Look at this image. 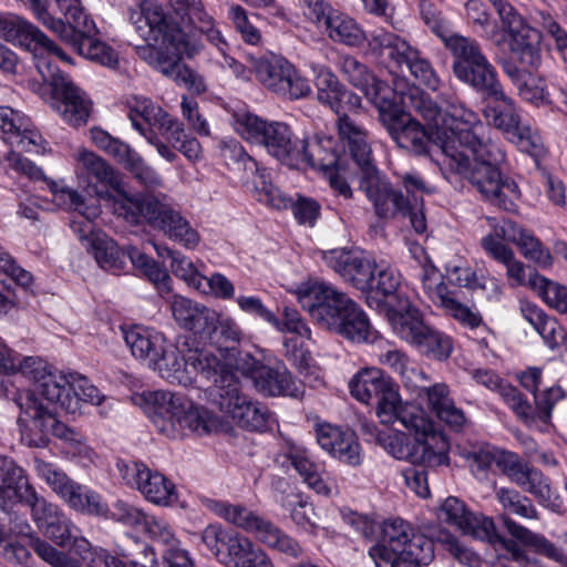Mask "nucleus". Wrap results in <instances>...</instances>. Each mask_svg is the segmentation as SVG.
<instances>
[{
    "instance_id": "774afa93",
    "label": "nucleus",
    "mask_w": 567,
    "mask_h": 567,
    "mask_svg": "<svg viewBox=\"0 0 567 567\" xmlns=\"http://www.w3.org/2000/svg\"><path fill=\"white\" fill-rule=\"evenodd\" d=\"M227 540L228 545L220 560L231 564L233 567H244L243 565L258 548L248 537L239 533L231 534V538Z\"/></svg>"
},
{
    "instance_id": "58836bf2",
    "label": "nucleus",
    "mask_w": 567,
    "mask_h": 567,
    "mask_svg": "<svg viewBox=\"0 0 567 567\" xmlns=\"http://www.w3.org/2000/svg\"><path fill=\"white\" fill-rule=\"evenodd\" d=\"M174 11L187 17L195 31L205 35L206 40L213 45L224 43V37L216 25L215 19L205 10L200 0H168Z\"/></svg>"
},
{
    "instance_id": "a878e982",
    "label": "nucleus",
    "mask_w": 567,
    "mask_h": 567,
    "mask_svg": "<svg viewBox=\"0 0 567 567\" xmlns=\"http://www.w3.org/2000/svg\"><path fill=\"white\" fill-rule=\"evenodd\" d=\"M439 517L474 538H491L494 535V522L491 518L468 511L461 499L453 496L444 501Z\"/></svg>"
},
{
    "instance_id": "680f3d73",
    "label": "nucleus",
    "mask_w": 567,
    "mask_h": 567,
    "mask_svg": "<svg viewBox=\"0 0 567 567\" xmlns=\"http://www.w3.org/2000/svg\"><path fill=\"white\" fill-rule=\"evenodd\" d=\"M288 62L281 56L260 58L254 62V70L258 81L269 91L277 94L282 85Z\"/></svg>"
},
{
    "instance_id": "423d86ee",
    "label": "nucleus",
    "mask_w": 567,
    "mask_h": 567,
    "mask_svg": "<svg viewBox=\"0 0 567 567\" xmlns=\"http://www.w3.org/2000/svg\"><path fill=\"white\" fill-rule=\"evenodd\" d=\"M445 167L466 179L489 204L505 212L515 213L522 197L514 178L503 175L499 166L472 164L463 151L445 144Z\"/></svg>"
},
{
    "instance_id": "de8ad7c7",
    "label": "nucleus",
    "mask_w": 567,
    "mask_h": 567,
    "mask_svg": "<svg viewBox=\"0 0 567 567\" xmlns=\"http://www.w3.org/2000/svg\"><path fill=\"white\" fill-rule=\"evenodd\" d=\"M363 93L378 110L379 120L385 128L406 113L399 104L395 92L381 80L377 79Z\"/></svg>"
},
{
    "instance_id": "393cba45",
    "label": "nucleus",
    "mask_w": 567,
    "mask_h": 567,
    "mask_svg": "<svg viewBox=\"0 0 567 567\" xmlns=\"http://www.w3.org/2000/svg\"><path fill=\"white\" fill-rule=\"evenodd\" d=\"M31 126L30 120L20 112L0 106V137L21 151L39 153L43 140Z\"/></svg>"
},
{
    "instance_id": "e433bc0d",
    "label": "nucleus",
    "mask_w": 567,
    "mask_h": 567,
    "mask_svg": "<svg viewBox=\"0 0 567 567\" xmlns=\"http://www.w3.org/2000/svg\"><path fill=\"white\" fill-rule=\"evenodd\" d=\"M351 112L343 111L337 114V128L341 141L349 148L353 163L360 166L372 161V151L368 142V131L349 115Z\"/></svg>"
},
{
    "instance_id": "412c9836",
    "label": "nucleus",
    "mask_w": 567,
    "mask_h": 567,
    "mask_svg": "<svg viewBox=\"0 0 567 567\" xmlns=\"http://www.w3.org/2000/svg\"><path fill=\"white\" fill-rule=\"evenodd\" d=\"M358 168L361 173L360 188L373 203L375 214L384 219L396 216L398 209L404 207L403 194L392 189L391 184L374 166L373 159Z\"/></svg>"
},
{
    "instance_id": "9b49d317",
    "label": "nucleus",
    "mask_w": 567,
    "mask_h": 567,
    "mask_svg": "<svg viewBox=\"0 0 567 567\" xmlns=\"http://www.w3.org/2000/svg\"><path fill=\"white\" fill-rule=\"evenodd\" d=\"M212 395L219 410L229 414L237 426L260 432L267 429L268 409L241 393L239 380L227 364L214 381Z\"/></svg>"
},
{
    "instance_id": "39448f33",
    "label": "nucleus",
    "mask_w": 567,
    "mask_h": 567,
    "mask_svg": "<svg viewBox=\"0 0 567 567\" xmlns=\"http://www.w3.org/2000/svg\"><path fill=\"white\" fill-rule=\"evenodd\" d=\"M379 528V540L369 550L375 567H421L433 560V542L403 519L385 520Z\"/></svg>"
},
{
    "instance_id": "c03bdc74",
    "label": "nucleus",
    "mask_w": 567,
    "mask_h": 567,
    "mask_svg": "<svg viewBox=\"0 0 567 567\" xmlns=\"http://www.w3.org/2000/svg\"><path fill=\"white\" fill-rule=\"evenodd\" d=\"M48 186L53 195V202L65 209H73L79 212L85 221L82 224L81 238H87L86 235H92V220L100 215V209L96 205H87L85 199L76 190L70 187H63L54 181H50Z\"/></svg>"
},
{
    "instance_id": "c85d7f7f",
    "label": "nucleus",
    "mask_w": 567,
    "mask_h": 567,
    "mask_svg": "<svg viewBox=\"0 0 567 567\" xmlns=\"http://www.w3.org/2000/svg\"><path fill=\"white\" fill-rule=\"evenodd\" d=\"M421 389L412 390L411 393L419 399H426L429 409L454 430H460L465 423L464 412L458 409L450 395L449 385L435 383L429 385V378L424 374Z\"/></svg>"
},
{
    "instance_id": "79ce46f5",
    "label": "nucleus",
    "mask_w": 567,
    "mask_h": 567,
    "mask_svg": "<svg viewBox=\"0 0 567 567\" xmlns=\"http://www.w3.org/2000/svg\"><path fill=\"white\" fill-rule=\"evenodd\" d=\"M124 340L132 354L147 361L148 367L159 355V351H163V347H166L167 342L162 332L138 326L125 331Z\"/></svg>"
},
{
    "instance_id": "37998d69",
    "label": "nucleus",
    "mask_w": 567,
    "mask_h": 567,
    "mask_svg": "<svg viewBox=\"0 0 567 567\" xmlns=\"http://www.w3.org/2000/svg\"><path fill=\"white\" fill-rule=\"evenodd\" d=\"M284 457L316 493L324 496L331 494V487L322 478L319 465L311 461L309 452L305 447L289 444L284 452Z\"/></svg>"
},
{
    "instance_id": "5701e85b",
    "label": "nucleus",
    "mask_w": 567,
    "mask_h": 567,
    "mask_svg": "<svg viewBox=\"0 0 567 567\" xmlns=\"http://www.w3.org/2000/svg\"><path fill=\"white\" fill-rule=\"evenodd\" d=\"M326 264L357 289L373 287L375 264L359 251L332 249L323 252Z\"/></svg>"
},
{
    "instance_id": "bf43d9fd",
    "label": "nucleus",
    "mask_w": 567,
    "mask_h": 567,
    "mask_svg": "<svg viewBox=\"0 0 567 567\" xmlns=\"http://www.w3.org/2000/svg\"><path fill=\"white\" fill-rule=\"evenodd\" d=\"M443 43L454 58V74L458 72V68H465L484 56L480 44L474 39L457 33L452 32Z\"/></svg>"
},
{
    "instance_id": "603ef678",
    "label": "nucleus",
    "mask_w": 567,
    "mask_h": 567,
    "mask_svg": "<svg viewBox=\"0 0 567 567\" xmlns=\"http://www.w3.org/2000/svg\"><path fill=\"white\" fill-rule=\"evenodd\" d=\"M76 159L89 179L94 178L97 183L110 186L116 192L121 190L123 182L120 173L101 156L83 150L76 154Z\"/></svg>"
},
{
    "instance_id": "2eb2a0df",
    "label": "nucleus",
    "mask_w": 567,
    "mask_h": 567,
    "mask_svg": "<svg viewBox=\"0 0 567 567\" xmlns=\"http://www.w3.org/2000/svg\"><path fill=\"white\" fill-rule=\"evenodd\" d=\"M297 297L302 309L327 330L337 327L338 319L351 301L332 285L318 280L302 282L298 287Z\"/></svg>"
},
{
    "instance_id": "4c0bfd02",
    "label": "nucleus",
    "mask_w": 567,
    "mask_h": 567,
    "mask_svg": "<svg viewBox=\"0 0 567 567\" xmlns=\"http://www.w3.org/2000/svg\"><path fill=\"white\" fill-rule=\"evenodd\" d=\"M128 118L133 127L144 137L146 133L168 127L172 123V116L166 111L144 96H135L128 103Z\"/></svg>"
},
{
    "instance_id": "bb28decb",
    "label": "nucleus",
    "mask_w": 567,
    "mask_h": 567,
    "mask_svg": "<svg viewBox=\"0 0 567 567\" xmlns=\"http://www.w3.org/2000/svg\"><path fill=\"white\" fill-rule=\"evenodd\" d=\"M316 437L321 449L332 457L351 466L361 464L360 444L351 430L321 424L316 430Z\"/></svg>"
},
{
    "instance_id": "a18cd8bd",
    "label": "nucleus",
    "mask_w": 567,
    "mask_h": 567,
    "mask_svg": "<svg viewBox=\"0 0 567 567\" xmlns=\"http://www.w3.org/2000/svg\"><path fill=\"white\" fill-rule=\"evenodd\" d=\"M331 331L353 342H367L374 338V331L367 315L352 300L338 319L337 327H333Z\"/></svg>"
},
{
    "instance_id": "e2e57ef3",
    "label": "nucleus",
    "mask_w": 567,
    "mask_h": 567,
    "mask_svg": "<svg viewBox=\"0 0 567 567\" xmlns=\"http://www.w3.org/2000/svg\"><path fill=\"white\" fill-rule=\"evenodd\" d=\"M520 312L549 347L553 348L557 344L558 324L554 318L548 317L543 309L528 301H520Z\"/></svg>"
},
{
    "instance_id": "864d4df0",
    "label": "nucleus",
    "mask_w": 567,
    "mask_h": 567,
    "mask_svg": "<svg viewBox=\"0 0 567 567\" xmlns=\"http://www.w3.org/2000/svg\"><path fill=\"white\" fill-rule=\"evenodd\" d=\"M502 520L509 535L523 545L532 547L537 553L567 565V557L545 537L534 534L532 530L514 522L507 515H503Z\"/></svg>"
},
{
    "instance_id": "7ed1b4c3",
    "label": "nucleus",
    "mask_w": 567,
    "mask_h": 567,
    "mask_svg": "<svg viewBox=\"0 0 567 567\" xmlns=\"http://www.w3.org/2000/svg\"><path fill=\"white\" fill-rule=\"evenodd\" d=\"M131 20L142 39L161 43L165 48L154 69L175 82L185 68L179 60L183 56L194 58L204 48L195 34L186 33L169 21L163 8L151 1L142 2L138 10L132 12Z\"/></svg>"
},
{
    "instance_id": "f8f14e48",
    "label": "nucleus",
    "mask_w": 567,
    "mask_h": 567,
    "mask_svg": "<svg viewBox=\"0 0 567 567\" xmlns=\"http://www.w3.org/2000/svg\"><path fill=\"white\" fill-rule=\"evenodd\" d=\"M224 365L225 363L207 350L189 351L187 357H182L178 349L167 341L150 368L169 383L187 386L195 382L197 374L214 382Z\"/></svg>"
},
{
    "instance_id": "a19ab883",
    "label": "nucleus",
    "mask_w": 567,
    "mask_h": 567,
    "mask_svg": "<svg viewBox=\"0 0 567 567\" xmlns=\"http://www.w3.org/2000/svg\"><path fill=\"white\" fill-rule=\"evenodd\" d=\"M497 62L524 100L534 104H542L548 101V93L546 92V85L543 79L533 75L529 71L518 68L509 59L497 58Z\"/></svg>"
},
{
    "instance_id": "49530a36",
    "label": "nucleus",
    "mask_w": 567,
    "mask_h": 567,
    "mask_svg": "<svg viewBox=\"0 0 567 567\" xmlns=\"http://www.w3.org/2000/svg\"><path fill=\"white\" fill-rule=\"evenodd\" d=\"M379 363L396 373L408 391L421 389L424 372L401 350H388L379 355Z\"/></svg>"
},
{
    "instance_id": "13d9d810",
    "label": "nucleus",
    "mask_w": 567,
    "mask_h": 567,
    "mask_svg": "<svg viewBox=\"0 0 567 567\" xmlns=\"http://www.w3.org/2000/svg\"><path fill=\"white\" fill-rule=\"evenodd\" d=\"M396 422L415 435L416 441L426 442L431 435L441 434L434 430L433 423L425 411L412 403H403L399 410Z\"/></svg>"
},
{
    "instance_id": "1a4fd4ad",
    "label": "nucleus",
    "mask_w": 567,
    "mask_h": 567,
    "mask_svg": "<svg viewBox=\"0 0 567 567\" xmlns=\"http://www.w3.org/2000/svg\"><path fill=\"white\" fill-rule=\"evenodd\" d=\"M453 130L446 135L445 131L436 133V140L442 145L445 156V144H451L456 151H471L472 164L499 166L505 161V152L499 143L486 135L487 127L481 122L480 116L465 107L460 101L450 106Z\"/></svg>"
},
{
    "instance_id": "473e14b6",
    "label": "nucleus",
    "mask_w": 567,
    "mask_h": 567,
    "mask_svg": "<svg viewBox=\"0 0 567 567\" xmlns=\"http://www.w3.org/2000/svg\"><path fill=\"white\" fill-rule=\"evenodd\" d=\"M157 558L152 546L131 534H124L116 543V555H105V567H153Z\"/></svg>"
},
{
    "instance_id": "6e6552de",
    "label": "nucleus",
    "mask_w": 567,
    "mask_h": 567,
    "mask_svg": "<svg viewBox=\"0 0 567 567\" xmlns=\"http://www.w3.org/2000/svg\"><path fill=\"white\" fill-rule=\"evenodd\" d=\"M120 208L123 210L120 214L127 221L137 224L143 220L186 248H195L199 243L198 233L192 228L188 220L181 215L177 205L165 194L125 196Z\"/></svg>"
},
{
    "instance_id": "0e129e2a",
    "label": "nucleus",
    "mask_w": 567,
    "mask_h": 567,
    "mask_svg": "<svg viewBox=\"0 0 567 567\" xmlns=\"http://www.w3.org/2000/svg\"><path fill=\"white\" fill-rule=\"evenodd\" d=\"M257 539L266 546L291 557H298L302 548L297 540L268 519Z\"/></svg>"
},
{
    "instance_id": "09e8293b",
    "label": "nucleus",
    "mask_w": 567,
    "mask_h": 567,
    "mask_svg": "<svg viewBox=\"0 0 567 567\" xmlns=\"http://www.w3.org/2000/svg\"><path fill=\"white\" fill-rule=\"evenodd\" d=\"M34 467L40 477H42L52 491L58 494L71 508L72 502L78 497L83 485L71 480L64 472L52 463L35 458Z\"/></svg>"
},
{
    "instance_id": "2f4dec72",
    "label": "nucleus",
    "mask_w": 567,
    "mask_h": 567,
    "mask_svg": "<svg viewBox=\"0 0 567 567\" xmlns=\"http://www.w3.org/2000/svg\"><path fill=\"white\" fill-rule=\"evenodd\" d=\"M455 76L487 97L496 101H509V96L504 93L498 81L496 69L485 55L465 68H458Z\"/></svg>"
},
{
    "instance_id": "338daca9",
    "label": "nucleus",
    "mask_w": 567,
    "mask_h": 567,
    "mask_svg": "<svg viewBox=\"0 0 567 567\" xmlns=\"http://www.w3.org/2000/svg\"><path fill=\"white\" fill-rule=\"evenodd\" d=\"M496 498L504 511L516 514L528 519H537L538 513L529 498L522 496L517 491L509 488H499L496 492Z\"/></svg>"
},
{
    "instance_id": "a211bd4d",
    "label": "nucleus",
    "mask_w": 567,
    "mask_h": 567,
    "mask_svg": "<svg viewBox=\"0 0 567 567\" xmlns=\"http://www.w3.org/2000/svg\"><path fill=\"white\" fill-rule=\"evenodd\" d=\"M122 480L135 487L151 503L167 506L176 501V489L172 481L157 471H152L138 462H118Z\"/></svg>"
},
{
    "instance_id": "4be33fe9",
    "label": "nucleus",
    "mask_w": 567,
    "mask_h": 567,
    "mask_svg": "<svg viewBox=\"0 0 567 567\" xmlns=\"http://www.w3.org/2000/svg\"><path fill=\"white\" fill-rule=\"evenodd\" d=\"M358 168L361 173L360 188L373 203L375 214L384 219L396 216L398 209L404 207L403 194L392 189L391 184L374 166L373 159Z\"/></svg>"
},
{
    "instance_id": "ddd939ff",
    "label": "nucleus",
    "mask_w": 567,
    "mask_h": 567,
    "mask_svg": "<svg viewBox=\"0 0 567 567\" xmlns=\"http://www.w3.org/2000/svg\"><path fill=\"white\" fill-rule=\"evenodd\" d=\"M11 478L18 480L16 483L17 503H24L30 507L31 516L44 536L58 546L65 547L70 543L72 533L75 534V525L72 520L58 505L39 495L29 483L28 477L21 476L19 470L12 468Z\"/></svg>"
},
{
    "instance_id": "4468645a",
    "label": "nucleus",
    "mask_w": 567,
    "mask_h": 567,
    "mask_svg": "<svg viewBox=\"0 0 567 567\" xmlns=\"http://www.w3.org/2000/svg\"><path fill=\"white\" fill-rule=\"evenodd\" d=\"M38 72L44 83H48L56 99L54 107L63 120L73 126L86 123L91 112V101L78 87L69 75L61 73L50 62L38 63Z\"/></svg>"
},
{
    "instance_id": "f3484780",
    "label": "nucleus",
    "mask_w": 567,
    "mask_h": 567,
    "mask_svg": "<svg viewBox=\"0 0 567 567\" xmlns=\"http://www.w3.org/2000/svg\"><path fill=\"white\" fill-rule=\"evenodd\" d=\"M12 400L20 409L18 417L20 427L35 431L39 434L40 441H43L49 435L65 441L74 439V432L64 423L58 421L55 411L40 401L33 392L18 391Z\"/></svg>"
},
{
    "instance_id": "b1692460",
    "label": "nucleus",
    "mask_w": 567,
    "mask_h": 567,
    "mask_svg": "<svg viewBox=\"0 0 567 567\" xmlns=\"http://www.w3.org/2000/svg\"><path fill=\"white\" fill-rule=\"evenodd\" d=\"M298 153L300 161L296 169L309 166L324 173L338 165L340 169H344V162L348 161L346 155L339 154L337 141L328 135H315L311 138L300 140Z\"/></svg>"
},
{
    "instance_id": "f257e3e1",
    "label": "nucleus",
    "mask_w": 567,
    "mask_h": 567,
    "mask_svg": "<svg viewBox=\"0 0 567 567\" xmlns=\"http://www.w3.org/2000/svg\"><path fill=\"white\" fill-rule=\"evenodd\" d=\"M400 101L409 112L385 128L396 145L415 155L427 154L431 143L442 150L436 133L446 130L447 136L452 134L454 123L450 115V106L457 104L458 101L442 95L443 107L417 86H411L402 92Z\"/></svg>"
},
{
    "instance_id": "6ab92c4d",
    "label": "nucleus",
    "mask_w": 567,
    "mask_h": 567,
    "mask_svg": "<svg viewBox=\"0 0 567 567\" xmlns=\"http://www.w3.org/2000/svg\"><path fill=\"white\" fill-rule=\"evenodd\" d=\"M384 447L396 460H405L411 464L440 466L449 461V443L443 434H434L426 442L416 441L411 444L400 434L388 435Z\"/></svg>"
},
{
    "instance_id": "c756f323",
    "label": "nucleus",
    "mask_w": 567,
    "mask_h": 567,
    "mask_svg": "<svg viewBox=\"0 0 567 567\" xmlns=\"http://www.w3.org/2000/svg\"><path fill=\"white\" fill-rule=\"evenodd\" d=\"M365 54L390 73L400 72V61L410 44L398 34L386 30H375L365 34Z\"/></svg>"
},
{
    "instance_id": "0eeeda50",
    "label": "nucleus",
    "mask_w": 567,
    "mask_h": 567,
    "mask_svg": "<svg viewBox=\"0 0 567 567\" xmlns=\"http://www.w3.org/2000/svg\"><path fill=\"white\" fill-rule=\"evenodd\" d=\"M145 400L154 408L155 426L171 439L181 437L186 431L207 434L219 425L216 415L203 406L195 405L181 393L156 390L147 392Z\"/></svg>"
},
{
    "instance_id": "f704fd0d",
    "label": "nucleus",
    "mask_w": 567,
    "mask_h": 567,
    "mask_svg": "<svg viewBox=\"0 0 567 567\" xmlns=\"http://www.w3.org/2000/svg\"><path fill=\"white\" fill-rule=\"evenodd\" d=\"M502 102L504 106L493 107L487 113V117L491 120L493 126L509 134L513 138H517L522 147L527 148L530 146L534 152H538L540 146L539 137L533 134L528 125L522 124L519 115L514 107L513 100L509 97V101Z\"/></svg>"
},
{
    "instance_id": "4d7b16f0",
    "label": "nucleus",
    "mask_w": 567,
    "mask_h": 567,
    "mask_svg": "<svg viewBox=\"0 0 567 567\" xmlns=\"http://www.w3.org/2000/svg\"><path fill=\"white\" fill-rule=\"evenodd\" d=\"M405 66L411 75H413L422 84L431 90H437L440 79L437 78L431 62L423 55V53L411 44L408 45L401 61L400 71Z\"/></svg>"
},
{
    "instance_id": "72a5a7b5",
    "label": "nucleus",
    "mask_w": 567,
    "mask_h": 567,
    "mask_svg": "<svg viewBox=\"0 0 567 567\" xmlns=\"http://www.w3.org/2000/svg\"><path fill=\"white\" fill-rule=\"evenodd\" d=\"M254 385L259 393L266 396L299 398L303 394L302 384L293 379L290 371L282 363L259 368Z\"/></svg>"
},
{
    "instance_id": "dca6fc26",
    "label": "nucleus",
    "mask_w": 567,
    "mask_h": 567,
    "mask_svg": "<svg viewBox=\"0 0 567 567\" xmlns=\"http://www.w3.org/2000/svg\"><path fill=\"white\" fill-rule=\"evenodd\" d=\"M487 38L497 48H502L506 42L511 56H503L509 59L515 64H519L528 69H537L540 64V34L537 30L525 24L520 17L509 21L501 28H493L487 32Z\"/></svg>"
},
{
    "instance_id": "8fccbe9b",
    "label": "nucleus",
    "mask_w": 567,
    "mask_h": 567,
    "mask_svg": "<svg viewBox=\"0 0 567 567\" xmlns=\"http://www.w3.org/2000/svg\"><path fill=\"white\" fill-rule=\"evenodd\" d=\"M87 239L92 254L102 269L114 275L124 271L126 267L125 250L121 249L112 238L97 234Z\"/></svg>"
},
{
    "instance_id": "f03ea898",
    "label": "nucleus",
    "mask_w": 567,
    "mask_h": 567,
    "mask_svg": "<svg viewBox=\"0 0 567 567\" xmlns=\"http://www.w3.org/2000/svg\"><path fill=\"white\" fill-rule=\"evenodd\" d=\"M35 19L85 59L110 68L117 65V53L95 38V23L79 0L47 1Z\"/></svg>"
},
{
    "instance_id": "cd10ccee",
    "label": "nucleus",
    "mask_w": 567,
    "mask_h": 567,
    "mask_svg": "<svg viewBox=\"0 0 567 567\" xmlns=\"http://www.w3.org/2000/svg\"><path fill=\"white\" fill-rule=\"evenodd\" d=\"M317 100L329 106L336 114L358 111L362 100L348 90L328 68H319L316 74Z\"/></svg>"
},
{
    "instance_id": "7c9ffc66",
    "label": "nucleus",
    "mask_w": 567,
    "mask_h": 567,
    "mask_svg": "<svg viewBox=\"0 0 567 567\" xmlns=\"http://www.w3.org/2000/svg\"><path fill=\"white\" fill-rule=\"evenodd\" d=\"M71 373H63L52 370L44 380H42L33 392L40 401L49 405L55 411L60 406L68 413L74 414L78 412V398L71 393ZM29 391V389L27 390Z\"/></svg>"
},
{
    "instance_id": "5fc2aeb1",
    "label": "nucleus",
    "mask_w": 567,
    "mask_h": 567,
    "mask_svg": "<svg viewBox=\"0 0 567 567\" xmlns=\"http://www.w3.org/2000/svg\"><path fill=\"white\" fill-rule=\"evenodd\" d=\"M323 27L328 37L334 42L349 47H360L364 42V31L352 18L337 10H334L331 17H328Z\"/></svg>"
},
{
    "instance_id": "3c124183",
    "label": "nucleus",
    "mask_w": 567,
    "mask_h": 567,
    "mask_svg": "<svg viewBox=\"0 0 567 567\" xmlns=\"http://www.w3.org/2000/svg\"><path fill=\"white\" fill-rule=\"evenodd\" d=\"M212 509L228 523L247 533L255 534L256 537L262 532L264 526L268 522L267 518L243 505L213 502Z\"/></svg>"
},
{
    "instance_id": "c9c22d12",
    "label": "nucleus",
    "mask_w": 567,
    "mask_h": 567,
    "mask_svg": "<svg viewBox=\"0 0 567 567\" xmlns=\"http://www.w3.org/2000/svg\"><path fill=\"white\" fill-rule=\"evenodd\" d=\"M473 377L477 383L497 392L520 420L524 422L533 420L532 405L516 386L491 370L477 369Z\"/></svg>"
},
{
    "instance_id": "9d476101",
    "label": "nucleus",
    "mask_w": 567,
    "mask_h": 567,
    "mask_svg": "<svg viewBox=\"0 0 567 567\" xmlns=\"http://www.w3.org/2000/svg\"><path fill=\"white\" fill-rule=\"evenodd\" d=\"M234 127L245 140L262 145L269 155L281 164L298 167L300 140L284 122H267L251 113H236Z\"/></svg>"
},
{
    "instance_id": "052dcab7",
    "label": "nucleus",
    "mask_w": 567,
    "mask_h": 567,
    "mask_svg": "<svg viewBox=\"0 0 567 567\" xmlns=\"http://www.w3.org/2000/svg\"><path fill=\"white\" fill-rule=\"evenodd\" d=\"M523 491L532 494L544 506H555L557 496L550 486V482L543 473L533 466H528L523 477L515 483Z\"/></svg>"
},
{
    "instance_id": "20e7f679",
    "label": "nucleus",
    "mask_w": 567,
    "mask_h": 567,
    "mask_svg": "<svg viewBox=\"0 0 567 567\" xmlns=\"http://www.w3.org/2000/svg\"><path fill=\"white\" fill-rule=\"evenodd\" d=\"M400 286V275L390 268L380 269L374 275L373 287L368 291L381 293L383 297H395L398 307L391 305L390 322L395 333L422 353L436 360H446L453 344L450 337L427 326L419 310L412 308L406 299L396 296Z\"/></svg>"
},
{
    "instance_id": "6e6d98bb",
    "label": "nucleus",
    "mask_w": 567,
    "mask_h": 567,
    "mask_svg": "<svg viewBox=\"0 0 567 567\" xmlns=\"http://www.w3.org/2000/svg\"><path fill=\"white\" fill-rule=\"evenodd\" d=\"M528 287L536 291L550 308L561 313L567 312L566 286L540 276L536 270H530L528 274Z\"/></svg>"
},
{
    "instance_id": "aec40b11",
    "label": "nucleus",
    "mask_w": 567,
    "mask_h": 567,
    "mask_svg": "<svg viewBox=\"0 0 567 567\" xmlns=\"http://www.w3.org/2000/svg\"><path fill=\"white\" fill-rule=\"evenodd\" d=\"M30 548L52 567H81L78 559L58 550L39 537L30 538L29 546L20 542L0 539V556L4 561L17 567H32L33 558Z\"/></svg>"
},
{
    "instance_id": "69168bd1",
    "label": "nucleus",
    "mask_w": 567,
    "mask_h": 567,
    "mask_svg": "<svg viewBox=\"0 0 567 567\" xmlns=\"http://www.w3.org/2000/svg\"><path fill=\"white\" fill-rule=\"evenodd\" d=\"M339 66L347 81L362 92L377 80L369 68L352 55L340 56Z\"/></svg>"
},
{
    "instance_id": "ea45409f",
    "label": "nucleus",
    "mask_w": 567,
    "mask_h": 567,
    "mask_svg": "<svg viewBox=\"0 0 567 567\" xmlns=\"http://www.w3.org/2000/svg\"><path fill=\"white\" fill-rule=\"evenodd\" d=\"M394 384L393 380L379 368L359 370L349 382L351 395L359 402L369 404L378 400Z\"/></svg>"
}]
</instances>
